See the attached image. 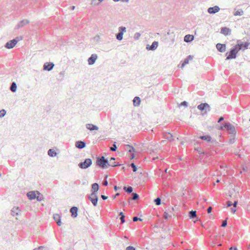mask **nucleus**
Returning <instances> with one entry per match:
<instances>
[{
	"mask_svg": "<svg viewBox=\"0 0 250 250\" xmlns=\"http://www.w3.org/2000/svg\"><path fill=\"white\" fill-rule=\"evenodd\" d=\"M92 165V160L90 158L85 159L84 162L80 163L78 166L82 169H86Z\"/></svg>",
	"mask_w": 250,
	"mask_h": 250,
	"instance_id": "obj_4",
	"label": "nucleus"
},
{
	"mask_svg": "<svg viewBox=\"0 0 250 250\" xmlns=\"http://www.w3.org/2000/svg\"><path fill=\"white\" fill-rule=\"evenodd\" d=\"M126 250H136V249L132 246H128L126 248Z\"/></svg>",
	"mask_w": 250,
	"mask_h": 250,
	"instance_id": "obj_47",
	"label": "nucleus"
},
{
	"mask_svg": "<svg viewBox=\"0 0 250 250\" xmlns=\"http://www.w3.org/2000/svg\"><path fill=\"white\" fill-rule=\"evenodd\" d=\"M227 206L228 207H231L232 206V203L230 201H228L227 202Z\"/></svg>",
	"mask_w": 250,
	"mask_h": 250,
	"instance_id": "obj_50",
	"label": "nucleus"
},
{
	"mask_svg": "<svg viewBox=\"0 0 250 250\" xmlns=\"http://www.w3.org/2000/svg\"><path fill=\"white\" fill-rule=\"evenodd\" d=\"M125 149L128 151L130 153L135 151L134 148L130 145H126L125 146ZM135 158V155L134 153H131L130 155V159L131 160Z\"/></svg>",
	"mask_w": 250,
	"mask_h": 250,
	"instance_id": "obj_9",
	"label": "nucleus"
},
{
	"mask_svg": "<svg viewBox=\"0 0 250 250\" xmlns=\"http://www.w3.org/2000/svg\"><path fill=\"white\" fill-rule=\"evenodd\" d=\"M119 215L120 216H123V215H124V214L123 212H121L119 213Z\"/></svg>",
	"mask_w": 250,
	"mask_h": 250,
	"instance_id": "obj_63",
	"label": "nucleus"
},
{
	"mask_svg": "<svg viewBox=\"0 0 250 250\" xmlns=\"http://www.w3.org/2000/svg\"><path fill=\"white\" fill-rule=\"evenodd\" d=\"M125 216L123 215V216L120 217V220H121V223L122 224L125 222Z\"/></svg>",
	"mask_w": 250,
	"mask_h": 250,
	"instance_id": "obj_43",
	"label": "nucleus"
},
{
	"mask_svg": "<svg viewBox=\"0 0 250 250\" xmlns=\"http://www.w3.org/2000/svg\"><path fill=\"white\" fill-rule=\"evenodd\" d=\"M130 167L132 168V170L133 172H136L137 170V168L136 166L134 164V163H131L130 165Z\"/></svg>",
	"mask_w": 250,
	"mask_h": 250,
	"instance_id": "obj_39",
	"label": "nucleus"
},
{
	"mask_svg": "<svg viewBox=\"0 0 250 250\" xmlns=\"http://www.w3.org/2000/svg\"><path fill=\"white\" fill-rule=\"evenodd\" d=\"M87 198L91 202L94 206H97L98 200L97 193H91L90 194L87 195Z\"/></svg>",
	"mask_w": 250,
	"mask_h": 250,
	"instance_id": "obj_5",
	"label": "nucleus"
},
{
	"mask_svg": "<svg viewBox=\"0 0 250 250\" xmlns=\"http://www.w3.org/2000/svg\"><path fill=\"white\" fill-rule=\"evenodd\" d=\"M133 105L135 106H138L140 104L141 99L140 97L136 96L133 100Z\"/></svg>",
	"mask_w": 250,
	"mask_h": 250,
	"instance_id": "obj_23",
	"label": "nucleus"
},
{
	"mask_svg": "<svg viewBox=\"0 0 250 250\" xmlns=\"http://www.w3.org/2000/svg\"><path fill=\"white\" fill-rule=\"evenodd\" d=\"M47 154L52 157H55L57 155V153L53 149H49L47 151Z\"/></svg>",
	"mask_w": 250,
	"mask_h": 250,
	"instance_id": "obj_27",
	"label": "nucleus"
},
{
	"mask_svg": "<svg viewBox=\"0 0 250 250\" xmlns=\"http://www.w3.org/2000/svg\"><path fill=\"white\" fill-rule=\"evenodd\" d=\"M241 49H242V47L241 46V45L239 44L234 45L230 49L229 55L227 57L226 60H229L235 59L236 58L237 53Z\"/></svg>",
	"mask_w": 250,
	"mask_h": 250,
	"instance_id": "obj_2",
	"label": "nucleus"
},
{
	"mask_svg": "<svg viewBox=\"0 0 250 250\" xmlns=\"http://www.w3.org/2000/svg\"><path fill=\"white\" fill-rule=\"evenodd\" d=\"M27 196L29 200H31V191L27 192Z\"/></svg>",
	"mask_w": 250,
	"mask_h": 250,
	"instance_id": "obj_48",
	"label": "nucleus"
},
{
	"mask_svg": "<svg viewBox=\"0 0 250 250\" xmlns=\"http://www.w3.org/2000/svg\"><path fill=\"white\" fill-rule=\"evenodd\" d=\"M188 216L190 219H193L196 216V211L191 210L189 212Z\"/></svg>",
	"mask_w": 250,
	"mask_h": 250,
	"instance_id": "obj_30",
	"label": "nucleus"
},
{
	"mask_svg": "<svg viewBox=\"0 0 250 250\" xmlns=\"http://www.w3.org/2000/svg\"><path fill=\"white\" fill-rule=\"evenodd\" d=\"M138 220L142 221V219L141 218H139V217H137V216L134 217L133 218V221L134 222H136V221H137Z\"/></svg>",
	"mask_w": 250,
	"mask_h": 250,
	"instance_id": "obj_44",
	"label": "nucleus"
},
{
	"mask_svg": "<svg viewBox=\"0 0 250 250\" xmlns=\"http://www.w3.org/2000/svg\"><path fill=\"white\" fill-rule=\"evenodd\" d=\"M104 186H107L108 185V182L106 179H104L102 183Z\"/></svg>",
	"mask_w": 250,
	"mask_h": 250,
	"instance_id": "obj_49",
	"label": "nucleus"
},
{
	"mask_svg": "<svg viewBox=\"0 0 250 250\" xmlns=\"http://www.w3.org/2000/svg\"><path fill=\"white\" fill-rule=\"evenodd\" d=\"M230 138L229 139V143L230 144H233L235 142V135L231 134Z\"/></svg>",
	"mask_w": 250,
	"mask_h": 250,
	"instance_id": "obj_38",
	"label": "nucleus"
},
{
	"mask_svg": "<svg viewBox=\"0 0 250 250\" xmlns=\"http://www.w3.org/2000/svg\"><path fill=\"white\" fill-rule=\"evenodd\" d=\"M197 108L199 109L200 110L203 111L204 110H206V111H209L210 110V106L207 103H202L200 104H199L197 106Z\"/></svg>",
	"mask_w": 250,
	"mask_h": 250,
	"instance_id": "obj_10",
	"label": "nucleus"
},
{
	"mask_svg": "<svg viewBox=\"0 0 250 250\" xmlns=\"http://www.w3.org/2000/svg\"><path fill=\"white\" fill-rule=\"evenodd\" d=\"M44 199L43 195L39 191H32V200L36 199L38 201H41Z\"/></svg>",
	"mask_w": 250,
	"mask_h": 250,
	"instance_id": "obj_6",
	"label": "nucleus"
},
{
	"mask_svg": "<svg viewBox=\"0 0 250 250\" xmlns=\"http://www.w3.org/2000/svg\"><path fill=\"white\" fill-rule=\"evenodd\" d=\"M85 126L86 128L90 131L98 130L99 129V127L97 125L92 124H87Z\"/></svg>",
	"mask_w": 250,
	"mask_h": 250,
	"instance_id": "obj_17",
	"label": "nucleus"
},
{
	"mask_svg": "<svg viewBox=\"0 0 250 250\" xmlns=\"http://www.w3.org/2000/svg\"><path fill=\"white\" fill-rule=\"evenodd\" d=\"M126 32V28L124 26H120L119 28V33L116 35V39L118 41H121L123 38V35Z\"/></svg>",
	"mask_w": 250,
	"mask_h": 250,
	"instance_id": "obj_7",
	"label": "nucleus"
},
{
	"mask_svg": "<svg viewBox=\"0 0 250 250\" xmlns=\"http://www.w3.org/2000/svg\"><path fill=\"white\" fill-rule=\"evenodd\" d=\"M15 39L18 40V42L20 41V40L21 39V37H17Z\"/></svg>",
	"mask_w": 250,
	"mask_h": 250,
	"instance_id": "obj_57",
	"label": "nucleus"
},
{
	"mask_svg": "<svg viewBox=\"0 0 250 250\" xmlns=\"http://www.w3.org/2000/svg\"><path fill=\"white\" fill-rule=\"evenodd\" d=\"M158 46V42L154 41L152 42L151 45H147L146 49L147 50H155Z\"/></svg>",
	"mask_w": 250,
	"mask_h": 250,
	"instance_id": "obj_13",
	"label": "nucleus"
},
{
	"mask_svg": "<svg viewBox=\"0 0 250 250\" xmlns=\"http://www.w3.org/2000/svg\"><path fill=\"white\" fill-rule=\"evenodd\" d=\"M99 186L97 183H94L92 185V193H97L96 192L99 190Z\"/></svg>",
	"mask_w": 250,
	"mask_h": 250,
	"instance_id": "obj_25",
	"label": "nucleus"
},
{
	"mask_svg": "<svg viewBox=\"0 0 250 250\" xmlns=\"http://www.w3.org/2000/svg\"><path fill=\"white\" fill-rule=\"evenodd\" d=\"M185 65H186V64H185V63L183 62L182 65H181L180 67L181 68H183L185 66Z\"/></svg>",
	"mask_w": 250,
	"mask_h": 250,
	"instance_id": "obj_58",
	"label": "nucleus"
},
{
	"mask_svg": "<svg viewBox=\"0 0 250 250\" xmlns=\"http://www.w3.org/2000/svg\"><path fill=\"white\" fill-rule=\"evenodd\" d=\"M115 160V158L111 157L109 161H108L107 159H105L104 156L98 157L96 160V165L102 168H105L107 167V165H108V166H111L112 167H115L121 165L119 163L116 164L115 162H111L112 160L114 161Z\"/></svg>",
	"mask_w": 250,
	"mask_h": 250,
	"instance_id": "obj_1",
	"label": "nucleus"
},
{
	"mask_svg": "<svg viewBox=\"0 0 250 250\" xmlns=\"http://www.w3.org/2000/svg\"><path fill=\"white\" fill-rule=\"evenodd\" d=\"M17 89V84L15 82H12L10 89L12 92H15Z\"/></svg>",
	"mask_w": 250,
	"mask_h": 250,
	"instance_id": "obj_29",
	"label": "nucleus"
},
{
	"mask_svg": "<svg viewBox=\"0 0 250 250\" xmlns=\"http://www.w3.org/2000/svg\"><path fill=\"white\" fill-rule=\"evenodd\" d=\"M119 187H117L116 186H114V188L115 191H117L118 189L119 188Z\"/></svg>",
	"mask_w": 250,
	"mask_h": 250,
	"instance_id": "obj_61",
	"label": "nucleus"
},
{
	"mask_svg": "<svg viewBox=\"0 0 250 250\" xmlns=\"http://www.w3.org/2000/svg\"><path fill=\"white\" fill-rule=\"evenodd\" d=\"M78 208L76 207H72L70 209V212L71 213V216L73 218H76L78 215Z\"/></svg>",
	"mask_w": 250,
	"mask_h": 250,
	"instance_id": "obj_19",
	"label": "nucleus"
},
{
	"mask_svg": "<svg viewBox=\"0 0 250 250\" xmlns=\"http://www.w3.org/2000/svg\"><path fill=\"white\" fill-rule=\"evenodd\" d=\"M170 217V215L168 214V213L165 212L164 217L165 219H167L168 217Z\"/></svg>",
	"mask_w": 250,
	"mask_h": 250,
	"instance_id": "obj_46",
	"label": "nucleus"
},
{
	"mask_svg": "<svg viewBox=\"0 0 250 250\" xmlns=\"http://www.w3.org/2000/svg\"><path fill=\"white\" fill-rule=\"evenodd\" d=\"M188 102H187L186 101H184V102H182L180 104V106H188Z\"/></svg>",
	"mask_w": 250,
	"mask_h": 250,
	"instance_id": "obj_45",
	"label": "nucleus"
},
{
	"mask_svg": "<svg viewBox=\"0 0 250 250\" xmlns=\"http://www.w3.org/2000/svg\"><path fill=\"white\" fill-rule=\"evenodd\" d=\"M124 190L127 193L130 194L133 191V188L131 187H124L123 188Z\"/></svg>",
	"mask_w": 250,
	"mask_h": 250,
	"instance_id": "obj_31",
	"label": "nucleus"
},
{
	"mask_svg": "<svg viewBox=\"0 0 250 250\" xmlns=\"http://www.w3.org/2000/svg\"><path fill=\"white\" fill-rule=\"evenodd\" d=\"M220 10V8L218 6L215 5L213 7H211L208 8V12L209 14H215Z\"/></svg>",
	"mask_w": 250,
	"mask_h": 250,
	"instance_id": "obj_14",
	"label": "nucleus"
},
{
	"mask_svg": "<svg viewBox=\"0 0 250 250\" xmlns=\"http://www.w3.org/2000/svg\"><path fill=\"white\" fill-rule=\"evenodd\" d=\"M194 40V36L191 35H187L184 37V41L186 42H191Z\"/></svg>",
	"mask_w": 250,
	"mask_h": 250,
	"instance_id": "obj_26",
	"label": "nucleus"
},
{
	"mask_svg": "<svg viewBox=\"0 0 250 250\" xmlns=\"http://www.w3.org/2000/svg\"><path fill=\"white\" fill-rule=\"evenodd\" d=\"M18 40L17 39H13L12 40L9 41V42H7L4 46L5 48L7 49H11L13 48L16 44L18 43Z\"/></svg>",
	"mask_w": 250,
	"mask_h": 250,
	"instance_id": "obj_8",
	"label": "nucleus"
},
{
	"mask_svg": "<svg viewBox=\"0 0 250 250\" xmlns=\"http://www.w3.org/2000/svg\"><path fill=\"white\" fill-rule=\"evenodd\" d=\"M227 225V219L223 220L222 221L221 227L224 228V227H226Z\"/></svg>",
	"mask_w": 250,
	"mask_h": 250,
	"instance_id": "obj_42",
	"label": "nucleus"
},
{
	"mask_svg": "<svg viewBox=\"0 0 250 250\" xmlns=\"http://www.w3.org/2000/svg\"><path fill=\"white\" fill-rule=\"evenodd\" d=\"M61 218V216L59 214H55L53 215V218H54V220L56 221L58 226H61L62 225Z\"/></svg>",
	"mask_w": 250,
	"mask_h": 250,
	"instance_id": "obj_21",
	"label": "nucleus"
},
{
	"mask_svg": "<svg viewBox=\"0 0 250 250\" xmlns=\"http://www.w3.org/2000/svg\"><path fill=\"white\" fill-rule=\"evenodd\" d=\"M154 202L156 205H160L161 203V198L159 197H157L154 200Z\"/></svg>",
	"mask_w": 250,
	"mask_h": 250,
	"instance_id": "obj_36",
	"label": "nucleus"
},
{
	"mask_svg": "<svg viewBox=\"0 0 250 250\" xmlns=\"http://www.w3.org/2000/svg\"><path fill=\"white\" fill-rule=\"evenodd\" d=\"M199 138L201 140L207 141V142H210L211 140V137L209 135L201 136Z\"/></svg>",
	"mask_w": 250,
	"mask_h": 250,
	"instance_id": "obj_28",
	"label": "nucleus"
},
{
	"mask_svg": "<svg viewBox=\"0 0 250 250\" xmlns=\"http://www.w3.org/2000/svg\"><path fill=\"white\" fill-rule=\"evenodd\" d=\"M231 212L232 213H234L235 212H236V209H235V208H234V207H233L232 208H231Z\"/></svg>",
	"mask_w": 250,
	"mask_h": 250,
	"instance_id": "obj_51",
	"label": "nucleus"
},
{
	"mask_svg": "<svg viewBox=\"0 0 250 250\" xmlns=\"http://www.w3.org/2000/svg\"><path fill=\"white\" fill-rule=\"evenodd\" d=\"M240 45H241V46L242 47V49H243L244 50L245 49H248V46H249V43L247 42H246L244 43H241V44H239Z\"/></svg>",
	"mask_w": 250,
	"mask_h": 250,
	"instance_id": "obj_34",
	"label": "nucleus"
},
{
	"mask_svg": "<svg viewBox=\"0 0 250 250\" xmlns=\"http://www.w3.org/2000/svg\"><path fill=\"white\" fill-rule=\"evenodd\" d=\"M54 64L51 62H47L43 64V69L47 71H51L54 67Z\"/></svg>",
	"mask_w": 250,
	"mask_h": 250,
	"instance_id": "obj_12",
	"label": "nucleus"
},
{
	"mask_svg": "<svg viewBox=\"0 0 250 250\" xmlns=\"http://www.w3.org/2000/svg\"><path fill=\"white\" fill-rule=\"evenodd\" d=\"M224 118L223 117H220L219 119H218V123H220L222 121H223L224 120Z\"/></svg>",
	"mask_w": 250,
	"mask_h": 250,
	"instance_id": "obj_53",
	"label": "nucleus"
},
{
	"mask_svg": "<svg viewBox=\"0 0 250 250\" xmlns=\"http://www.w3.org/2000/svg\"><path fill=\"white\" fill-rule=\"evenodd\" d=\"M229 250H237V249L236 247H231L229 248Z\"/></svg>",
	"mask_w": 250,
	"mask_h": 250,
	"instance_id": "obj_55",
	"label": "nucleus"
},
{
	"mask_svg": "<svg viewBox=\"0 0 250 250\" xmlns=\"http://www.w3.org/2000/svg\"><path fill=\"white\" fill-rule=\"evenodd\" d=\"M117 146L116 145V142H114L112 145V146H111L110 148V150L112 151H116L117 150Z\"/></svg>",
	"mask_w": 250,
	"mask_h": 250,
	"instance_id": "obj_37",
	"label": "nucleus"
},
{
	"mask_svg": "<svg viewBox=\"0 0 250 250\" xmlns=\"http://www.w3.org/2000/svg\"><path fill=\"white\" fill-rule=\"evenodd\" d=\"M129 0H121L123 2H125L126 3H128L129 2Z\"/></svg>",
	"mask_w": 250,
	"mask_h": 250,
	"instance_id": "obj_62",
	"label": "nucleus"
},
{
	"mask_svg": "<svg viewBox=\"0 0 250 250\" xmlns=\"http://www.w3.org/2000/svg\"><path fill=\"white\" fill-rule=\"evenodd\" d=\"M132 195V198L129 199V200H128L129 204L130 203V201L131 200H137L138 199H139V195L136 193H133Z\"/></svg>",
	"mask_w": 250,
	"mask_h": 250,
	"instance_id": "obj_32",
	"label": "nucleus"
},
{
	"mask_svg": "<svg viewBox=\"0 0 250 250\" xmlns=\"http://www.w3.org/2000/svg\"><path fill=\"white\" fill-rule=\"evenodd\" d=\"M220 33L225 36H227L230 34L231 30L229 28L226 27H222Z\"/></svg>",
	"mask_w": 250,
	"mask_h": 250,
	"instance_id": "obj_16",
	"label": "nucleus"
},
{
	"mask_svg": "<svg viewBox=\"0 0 250 250\" xmlns=\"http://www.w3.org/2000/svg\"><path fill=\"white\" fill-rule=\"evenodd\" d=\"M20 213V210L18 207H14L11 209V214L13 216L18 215Z\"/></svg>",
	"mask_w": 250,
	"mask_h": 250,
	"instance_id": "obj_22",
	"label": "nucleus"
},
{
	"mask_svg": "<svg viewBox=\"0 0 250 250\" xmlns=\"http://www.w3.org/2000/svg\"><path fill=\"white\" fill-rule=\"evenodd\" d=\"M164 137L165 139L169 140L170 142H171L173 140V135L170 133H168V132L164 133Z\"/></svg>",
	"mask_w": 250,
	"mask_h": 250,
	"instance_id": "obj_24",
	"label": "nucleus"
},
{
	"mask_svg": "<svg viewBox=\"0 0 250 250\" xmlns=\"http://www.w3.org/2000/svg\"><path fill=\"white\" fill-rule=\"evenodd\" d=\"M98 59V55L96 54H93L88 59V63L89 65H92L95 63L96 61Z\"/></svg>",
	"mask_w": 250,
	"mask_h": 250,
	"instance_id": "obj_11",
	"label": "nucleus"
},
{
	"mask_svg": "<svg viewBox=\"0 0 250 250\" xmlns=\"http://www.w3.org/2000/svg\"><path fill=\"white\" fill-rule=\"evenodd\" d=\"M237 205V201H234V202L233 203H232V206L234 208L236 207Z\"/></svg>",
	"mask_w": 250,
	"mask_h": 250,
	"instance_id": "obj_56",
	"label": "nucleus"
},
{
	"mask_svg": "<svg viewBox=\"0 0 250 250\" xmlns=\"http://www.w3.org/2000/svg\"><path fill=\"white\" fill-rule=\"evenodd\" d=\"M225 128L229 134H236V131L234 126L230 124L229 122H225L223 124V125L220 127L221 129H223Z\"/></svg>",
	"mask_w": 250,
	"mask_h": 250,
	"instance_id": "obj_3",
	"label": "nucleus"
},
{
	"mask_svg": "<svg viewBox=\"0 0 250 250\" xmlns=\"http://www.w3.org/2000/svg\"><path fill=\"white\" fill-rule=\"evenodd\" d=\"M101 198L103 199V200H106L108 198L107 196H105V195H101Z\"/></svg>",
	"mask_w": 250,
	"mask_h": 250,
	"instance_id": "obj_54",
	"label": "nucleus"
},
{
	"mask_svg": "<svg viewBox=\"0 0 250 250\" xmlns=\"http://www.w3.org/2000/svg\"><path fill=\"white\" fill-rule=\"evenodd\" d=\"M211 211H212V208L211 207H209L208 209H207V211L208 213H210L211 212Z\"/></svg>",
	"mask_w": 250,
	"mask_h": 250,
	"instance_id": "obj_52",
	"label": "nucleus"
},
{
	"mask_svg": "<svg viewBox=\"0 0 250 250\" xmlns=\"http://www.w3.org/2000/svg\"><path fill=\"white\" fill-rule=\"evenodd\" d=\"M100 39V37L98 36H96L94 38V39L96 40V41H98V40Z\"/></svg>",
	"mask_w": 250,
	"mask_h": 250,
	"instance_id": "obj_60",
	"label": "nucleus"
},
{
	"mask_svg": "<svg viewBox=\"0 0 250 250\" xmlns=\"http://www.w3.org/2000/svg\"><path fill=\"white\" fill-rule=\"evenodd\" d=\"M75 7L74 6H72L71 8L72 10H74L75 9Z\"/></svg>",
	"mask_w": 250,
	"mask_h": 250,
	"instance_id": "obj_64",
	"label": "nucleus"
},
{
	"mask_svg": "<svg viewBox=\"0 0 250 250\" xmlns=\"http://www.w3.org/2000/svg\"><path fill=\"white\" fill-rule=\"evenodd\" d=\"M243 14V11L242 10H237L234 14V15L235 16H238V15L241 16Z\"/></svg>",
	"mask_w": 250,
	"mask_h": 250,
	"instance_id": "obj_40",
	"label": "nucleus"
},
{
	"mask_svg": "<svg viewBox=\"0 0 250 250\" xmlns=\"http://www.w3.org/2000/svg\"><path fill=\"white\" fill-rule=\"evenodd\" d=\"M216 48L220 52H224L226 50V44L218 43L216 45Z\"/></svg>",
	"mask_w": 250,
	"mask_h": 250,
	"instance_id": "obj_20",
	"label": "nucleus"
},
{
	"mask_svg": "<svg viewBox=\"0 0 250 250\" xmlns=\"http://www.w3.org/2000/svg\"><path fill=\"white\" fill-rule=\"evenodd\" d=\"M30 21L27 20H23L20 21L16 27V29H18L21 27L24 26L25 24L29 23Z\"/></svg>",
	"mask_w": 250,
	"mask_h": 250,
	"instance_id": "obj_18",
	"label": "nucleus"
},
{
	"mask_svg": "<svg viewBox=\"0 0 250 250\" xmlns=\"http://www.w3.org/2000/svg\"><path fill=\"white\" fill-rule=\"evenodd\" d=\"M6 113V111L5 109H1L0 110V118H3L5 116Z\"/></svg>",
	"mask_w": 250,
	"mask_h": 250,
	"instance_id": "obj_35",
	"label": "nucleus"
},
{
	"mask_svg": "<svg viewBox=\"0 0 250 250\" xmlns=\"http://www.w3.org/2000/svg\"><path fill=\"white\" fill-rule=\"evenodd\" d=\"M193 58V56L191 55H188L184 61V62L185 64H188L189 62V60H191Z\"/></svg>",
	"mask_w": 250,
	"mask_h": 250,
	"instance_id": "obj_33",
	"label": "nucleus"
},
{
	"mask_svg": "<svg viewBox=\"0 0 250 250\" xmlns=\"http://www.w3.org/2000/svg\"><path fill=\"white\" fill-rule=\"evenodd\" d=\"M86 146V144L84 141H78L75 143V146L78 149H83Z\"/></svg>",
	"mask_w": 250,
	"mask_h": 250,
	"instance_id": "obj_15",
	"label": "nucleus"
},
{
	"mask_svg": "<svg viewBox=\"0 0 250 250\" xmlns=\"http://www.w3.org/2000/svg\"><path fill=\"white\" fill-rule=\"evenodd\" d=\"M119 193H117L114 196H113V199H115L117 196H119Z\"/></svg>",
	"mask_w": 250,
	"mask_h": 250,
	"instance_id": "obj_59",
	"label": "nucleus"
},
{
	"mask_svg": "<svg viewBox=\"0 0 250 250\" xmlns=\"http://www.w3.org/2000/svg\"><path fill=\"white\" fill-rule=\"evenodd\" d=\"M141 36L140 33L137 32L135 33L134 36V39L136 40H138L139 39L140 37Z\"/></svg>",
	"mask_w": 250,
	"mask_h": 250,
	"instance_id": "obj_41",
	"label": "nucleus"
}]
</instances>
